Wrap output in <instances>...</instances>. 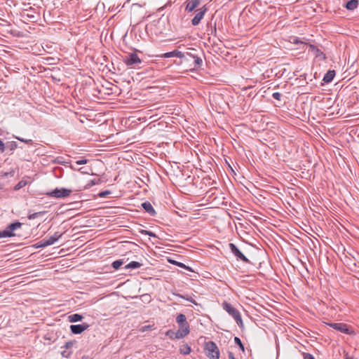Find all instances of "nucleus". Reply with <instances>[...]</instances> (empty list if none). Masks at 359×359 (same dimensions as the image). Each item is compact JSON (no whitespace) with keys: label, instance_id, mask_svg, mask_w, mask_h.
<instances>
[{"label":"nucleus","instance_id":"1","mask_svg":"<svg viewBox=\"0 0 359 359\" xmlns=\"http://www.w3.org/2000/svg\"><path fill=\"white\" fill-rule=\"evenodd\" d=\"M222 306L224 310H225L230 316H231L234 318L236 323L240 327H244L241 313L238 309L232 306L231 304L228 303L226 301H224L222 304Z\"/></svg>","mask_w":359,"mask_h":359},{"label":"nucleus","instance_id":"2","mask_svg":"<svg viewBox=\"0 0 359 359\" xmlns=\"http://www.w3.org/2000/svg\"><path fill=\"white\" fill-rule=\"evenodd\" d=\"M205 351L206 355L210 359L219 358V351L217 344L214 341H210L205 344Z\"/></svg>","mask_w":359,"mask_h":359},{"label":"nucleus","instance_id":"3","mask_svg":"<svg viewBox=\"0 0 359 359\" xmlns=\"http://www.w3.org/2000/svg\"><path fill=\"white\" fill-rule=\"evenodd\" d=\"M22 226V223L20 222H15L9 224L6 229L0 231V238L13 237L16 234L13 233L18 229H20Z\"/></svg>","mask_w":359,"mask_h":359},{"label":"nucleus","instance_id":"4","mask_svg":"<svg viewBox=\"0 0 359 359\" xmlns=\"http://www.w3.org/2000/svg\"><path fill=\"white\" fill-rule=\"evenodd\" d=\"M123 60L127 66L131 67H136L142 63L141 59L135 53H129L128 55L124 57Z\"/></svg>","mask_w":359,"mask_h":359},{"label":"nucleus","instance_id":"5","mask_svg":"<svg viewBox=\"0 0 359 359\" xmlns=\"http://www.w3.org/2000/svg\"><path fill=\"white\" fill-rule=\"evenodd\" d=\"M229 247L231 252L234 255L238 261L241 260L246 264L250 263V260L246 257L245 255H244V254L238 248V247L234 243H229Z\"/></svg>","mask_w":359,"mask_h":359},{"label":"nucleus","instance_id":"6","mask_svg":"<svg viewBox=\"0 0 359 359\" xmlns=\"http://www.w3.org/2000/svg\"><path fill=\"white\" fill-rule=\"evenodd\" d=\"M71 193H72L71 189H65V188H61V189L56 188L55 189L53 190L52 191L47 193V195L50 197H53V198H65V197L69 196Z\"/></svg>","mask_w":359,"mask_h":359},{"label":"nucleus","instance_id":"7","mask_svg":"<svg viewBox=\"0 0 359 359\" xmlns=\"http://www.w3.org/2000/svg\"><path fill=\"white\" fill-rule=\"evenodd\" d=\"M330 327L345 334H351L348 326L342 323H331L327 324Z\"/></svg>","mask_w":359,"mask_h":359},{"label":"nucleus","instance_id":"8","mask_svg":"<svg viewBox=\"0 0 359 359\" xmlns=\"http://www.w3.org/2000/svg\"><path fill=\"white\" fill-rule=\"evenodd\" d=\"M206 11H207V8H206L205 6H203V7L198 8L196 11L197 13H196V15L191 20V24L194 26L198 25L201 22V20L203 18L204 15L206 13Z\"/></svg>","mask_w":359,"mask_h":359},{"label":"nucleus","instance_id":"9","mask_svg":"<svg viewBox=\"0 0 359 359\" xmlns=\"http://www.w3.org/2000/svg\"><path fill=\"white\" fill-rule=\"evenodd\" d=\"M156 57H159L161 58H168L172 57H176L178 58H184L185 57V53H182V51H180L178 50H174L170 52H168L159 55H156Z\"/></svg>","mask_w":359,"mask_h":359},{"label":"nucleus","instance_id":"10","mask_svg":"<svg viewBox=\"0 0 359 359\" xmlns=\"http://www.w3.org/2000/svg\"><path fill=\"white\" fill-rule=\"evenodd\" d=\"M309 50L314 53L316 57L321 60H325L327 59L326 55L315 45L310 43L309 44Z\"/></svg>","mask_w":359,"mask_h":359},{"label":"nucleus","instance_id":"11","mask_svg":"<svg viewBox=\"0 0 359 359\" xmlns=\"http://www.w3.org/2000/svg\"><path fill=\"white\" fill-rule=\"evenodd\" d=\"M180 327L176 332L177 339H182L189 333V325L184 324L179 325Z\"/></svg>","mask_w":359,"mask_h":359},{"label":"nucleus","instance_id":"12","mask_svg":"<svg viewBox=\"0 0 359 359\" xmlns=\"http://www.w3.org/2000/svg\"><path fill=\"white\" fill-rule=\"evenodd\" d=\"M88 326L89 325L86 323L79 324V325H72L70 326V330L73 334H81L83 331H85L88 327Z\"/></svg>","mask_w":359,"mask_h":359},{"label":"nucleus","instance_id":"13","mask_svg":"<svg viewBox=\"0 0 359 359\" xmlns=\"http://www.w3.org/2000/svg\"><path fill=\"white\" fill-rule=\"evenodd\" d=\"M201 0H189L185 10L188 12H191L199 6Z\"/></svg>","mask_w":359,"mask_h":359},{"label":"nucleus","instance_id":"14","mask_svg":"<svg viewBox=\"0 0 359 359\" xmlns=\"http://www.w3.org/2000/svg\"><path fill=\"white\" fill-rule=\"evenodd\" d=\"M141 205L143 208V209L147 213H149L151 216L156 215V212L154 210V208H153L152 205L149 202H148V201L144 202V203H142Z\"/></svg>","mask_w":359,"mask_h":359},{"label":"nucleus","instance_id":"15","mask_svg":"<svg viewBox=\"0 0 359 359\" xmlns=\"http://www.w3.org/2000/svg\"><path fill=\"white\" fill-rule=\"evenodd\" d=\"M358 0H349L345 4L344 7L348 11H354L358 8Z\"/></svg>","mask_w":359,"mask_h":359},{"label":"nucleus","instance_id":"16","mask_svg":"<svg viewBox=\"0 0 359 359\" xmlns=\"http://www.w3.org/2000/svg\"><path fill=\"white\" fill-rule=\"evenodd\" d=\"M212 20L210 23L207 24V32L208 35H212L214 36H216L217 35V25L216 22H214V25H212Z\"/></svg>","mask_w":359,"mask_h":359},{"label":"nucleus","instance_id":"17","mask_svg":"<svg viewBox=\"0 0 359 359\" xmlns=\"http://www.w3.org/2000/svg\"><path fill=\"white\" fill-rule=\"evenodd\" d=\"M335 74L336 72L334 70H329L325 74L323 81L326 83H329L333 80L334 77L335 76Z\"/></svg>","mask_w":359,"mask_h":359},{"label":"nucleus","instance_id":"18","mask_svg":"<svg viewBox=\"0 0 359 359\" xmlns=\"http://www.w3.org/2000/svg\"><path fill=\"white\" fill-rule=\"evenodd\" d=\"M102 182V180L100 178L91 180L84 186L83 189H88L94 185L101 184Z\"/></svg>","mask_w":359,"mask_h":359},{"label":"nucleus","instance_id":"19","mask_svg":"<svg viewBox=\"0 0 359 359\" xmlns=\"http://www.w3.org/2000/svg\"><path fill=\"white\" fill-rule=\"evenodd\" d=\"M142 264L141 263L138 262L132 261L129 264L126 265L124 269H139L140 267L142 266Z\"/></svg>","mask_w":359,"mask_h":359},{"label":"nucleus","instance_id":"20","mask_svg":"<svg viewBox=\"0 0 359 359\" xmlns=\"http://www.w3.org/2000/svg\"><path fill=\"white\" fill-rule=\"evenodd\" d=\"M176 322L179 324V325H182L184 324H189L187 321V318L185 315L182 313H180L176 317Z\"/></svg>","mask_w":359,"mask_h":359},{"label":"nucleus","instance_id":"21","mask_svg":"<svg viewBox=\"0 0 359 359\" xmlns=\"http://www.w3.org/2000/svg\"><path fill=\"white\" fill-rule=\"evenodd\" d=\"M191 347L187 344H183L180 348V352L182 355H188L191 353Z\"/></svg>","mask_w":359,"mask_h":359},{"label":"nucleus","instance_id":"22","mask_svg":"<svg viewBox=\"0 0 359 359\" xmlns=\"http://www.w3.org/2000/svg\"><path fill=\"white\" fill-rule=\"evenodd\" d=\"M6 149L13 151L18 147V143L15 141L8 142L6 144Z\"/></svg>","mask_w":359,"mask_h":359},{"label":"nucleus","instance_id":"23","mask_svg":"<svg viewBox=\"0 0 359 359\" xmlns=\"http://www.w3.org/2000/svg\"><path fill=\"white\" fill-rule=\"evenodd\" d=\"M68 318L70 322H79L81 321L83 317L80 314L74 313L69 316Z\"/></svg>","mask_w":359,"mask_h":359},{"label":"nucleus","instance_id":"24","mask_svg":"<svg viewBox=\"0 0 359 359\" xmlns=\"http://www.w3.org/2000/svg\"><path fill=\"white\" fill-rule=\"evenodd\" d=\"M168 262H169L170 263H172V264H175V265H177V266H178L181 267V268H184V269H187V270H189V271H192V270H191V269L190 267L187 266H186L184 264H183V263H181V262H177V261H174V260H172V259H168Z\"/></svg>","mask_w":359,"mask_h":359},{"label":"nucleus","instance_id":"25","mask_svg":"<svg viewBox=\"0 0 359 359\" xmlns=\"http://www.w3.org/2000/svg\"><path fill=\"white\" fill-rule=\"evenodd\" d=\"M193 58L194 59V68L201 67L203 64L202 59L197 56H193Z\"/></svg>","mask_w":359,"mask_h":359},{"label":"nucleus","instance_id":"26","mask_svg":"<svg viewBox=\"0 0 359 359\" xmlns=\"http://www.w3.org/2000/svg\"><path fill=\"white\" fill-rule=\"evenodd\" d=\"M45 213H46L45 211L34 212V213H32V214H29L27 216V218L29 219H36V218H37V217H39L40 216L43 215Z\"/></svg>","mask_w":359,"mask_h":359},{"label":"nucleus","instance_id":"27","mask_svg":"<svg viewBox=\"0 0 359 359\" xmlns=\"http://www.w3.org/2000/svg\"><path fill=\"white\" fill-rule=\"evenodd\" d=\"M124 262L122 259L116 260L112 263V266L114 269H118L123 264Z\"/></svg>","mask_w":359,"mask_h":359},{"label":"nucleus","instance_id":"28","mask_svg":"<svg viewBox=\"0 0 359 359\" xmlns=\"http://www.w3.org/2000/svg\"><path fill=\"white\" fill-rule=\"evenodd\" d=\"M154 329V325H144V326H142L140 328V331L142 332H146V331H149V330H152Z\"/></svg>","mask_w":359,"mask_h":359},{"label":"nucleus","instance_id":"29","mask_svg":"<svg viewBox=\"0 0 359 359\" xmlns=\"http://www.w3.org/2000/svg\"><path fill=\"white\" fill-rule=\"evenodd\" d=\"M165 335L168 336L171 339H177L176 332H174L172 330H168L165 332Z\"/></svg>","mask_w":359,"mask_h":359},{"label":"nucleus","instance_id":"30","mask_svg":"<svg viewBox=\"0 0 359 359\" xmlns=\"http://www.w3.org/2000/svg\"><path fill=\"white\" fill-rule=\"evenodd\" d=\"M234 342L235 344H236L239 348L243 351H245V348H244V346L241 341V340L240 339V338L237 337H234Z\"/></svg>","mask_w":359,"mask_h":359},{"label":"nucleus","instance_id":"31","mask_svg":"<svg viewBox=\"0 0 359 359\" xmlns=\"http://www.w3.org/2000/svg\"><path fill=\"white\" fill-rule=\"evenodd\" d=\"M43 240L46 242L47 246L51 245L57 241V238H53L51 236L50 238H48V239L44 238Z\"/></svg>","mask_w":359,"mask_h":359},{"label":"nucleus","instance_id":"32","mask_svg":"<svg viewBox=\"0 0 359 359\" xmlns=\"http://www.w3.org/2000/svg\"><path fill=\"white\" fill-rule=\"evenodd\" d=\"M34 247L36 248H45V247H47V245H46V242L44 241V240L42 239L41 241H40L38 243H36L34 245Z\"/></svg>","mask_w":359,"mask_h":359},{"label":"nucleus","instance_id":"33","mask_svg":"<svg viewBox=\"0 0 359 359\" xmlns=\"http://www.w3.org/2000/svg\"><path fill=\"white\" fill-rule=\"evenodd\" d=\"M13 137H14V138L17 139L18 140H19L22 142H25L26 144H32V140H31V139L26 140V139L22 138V137H20L18 136H15V135Z\"/></svg>","mask_w":359,"mask_h":359},{"label":"nucleus","instance_id":"34","mask_svg":"<svg viewBox=\"0 0 359 359\" xmlns=\"http://www.w3.org/2000/svg\"><path fill=\"white\" fill-rule=\"evenodd\" d=\"M26 182L25 181H20L14 187V189L15 190H19L21 188H22L23 187H25L26 185Z\"/></svg>","mask_w":359,"mask_h":359},{"label":"nucleus","instance_id":"35","mask_svg":"<svg viewBox=\"0 0 359 359\" xmlns=\"http://www.w3.org/2000/svg\"><path fill=\"white\" fill-rule=\"evenodd\" d=\"M141 233L144 235H148L151 237H156V234L153 233L152 231H147V230H142Z\"/></svg>","mask_w":359,"mask_h":359},{"label":"nucleus","instance_id":"36","mask_svg":"<svg viewBox=\"0 0 359 359\" xmlns=\"http://www.w3.org/2000/svg\"><path fill=\"white\" fill-rule=\"evenodd\" d=\"M111 194V191L106 190V191L100 192L98 194V196L100 198H104L105 196H107V195Z\"/></svg>","mask_w":359,"mask_h":359},{"label":"nucleus","instance_id":"37","mask_svg":"<svg viewBox=\"0 0 359 359\" xmlns=\"http://www.w3.org/2000/svg\"><path fill=\"white\" fill-rule=\"evenodd\" d=\"M74 342L72 341H67L65 345H64V348H65L66 349H69L71 348L73 345H74Z\"/></svg>","mask_w":359,"mask_h":359},{"label":"nucleus","instance_id":"38","mask_svg":"<svg viewBox=\"0 0 359 359\" xmlns=\"http://www.w3.org/2000/svg\"><path fill=\"white\" fill-rule=\"evenodd\" d=\"M272 97L277 100H280L281 97V94L278 92H276L272 94Z\"/></svg>","mask_w":359,"mask_h":359},{"label":"nucleus","instance_id":"39","mask_svg":"<svg viewBox=\"0 0 359 359\" xmlns=\"http://www.w3.org/2000/svg\"><path fill=\"white\" fill-rule=\"evenodd\" d=\"M87 162H88L87 159L83 158V159L76 161V164H77V165H84V164L87 163Z\"/></svg>","mask_w":359,"mask_h":359},{"label":"nucleus","instance_id":"40","mask_svg":"<svg viewBox=\"0 0 359 359\" xmlns=\"http://www.w3.org/2000/svg\"><path fill=\"white\" fill-rule=\"evenodd\" d=\"M71 354H72V352H71V351H62V353H61V355H62L63 357H65V358H68V357H69Z\"/></svg>","mask_w":359,"mask_h":359},{"label":"nucleus","instance_id":"41","mask_svg":"<svg viewBox=\"0 0 359 359\" xmlns=\"http://www.w3.org/2000/svg\"><path fill=\"white\" fill-rule=\"evenodd\" d=\"M6 150L5 144L3 142V141L0 140V152H4Z\"/></svg>","mask_w":359,"mask_h":359},{"label":"nucleus","instance_id":"42","mask_svg":"<svg viewBox=\"0 0 359 359\" xmlns=\"http://www.w3.org/2000/svg\"><path fill=\"white\" fill-rule=\"evenodd\" d=\"M141 298L142 299V300H143V301H144V300H145V301H149V302L150 301V296H149V295H148V294H147V293L142 294V295L141 296Z\"/></svg>","mask_w":359,"mask_h":359},{"label":"nucleus","instance_id":"43","mask_svg":"<svg viewBox=\"0 0 359 359\" xmlns=\"http://www.w3.org/2000/svg\"><path fill=\"white\" fill-rule=\"evenodd\" d=\"M304 359H315L313 355L310 353H304Z\"/></svg>","mask_w":359,"mask_h":359},{"label":"nucleus","instance_id":"44","mask_svg":"<svg viewBox=\"0 0 359 359\" xmlns=\"http://www.w3.org/2000/svg\"><path fill=\"white\" fill-rule=\"evenodd\" d=\"M22 17H25V15H27L28 18H32V19H35V17L33 14H29V13H25V12H23L22 14H21Z\"/></svg>","mask_w":359,"mask_h":359},{"label":"nucleus","instance_id":"45","mask_svg":"<svg viewBox=\"0 0 359 359\" xmlns=\"http://www.w3.org/2000/svg\"><path fill=\"white\" fill-rule=\"evenodd\" d=\"M62 233H60L59 232H55L54 235L51 236L53 238H57V241L62 236Z\"/></svg>","mask_w":359,"mask_h":359},{"label":"nucleus","instance_id":"46","mask_svg":"<svg viewBox=\"0 0 359 359\" xmlns=\"http://www.w3.org/2000/svg\"><path fill=\"white\" fill-rule=\"evenodd\" d=\"M228 358L229 359H236L234 356V354L231 351L228 353Z\"/></svg>","mask_w":359,"mask_h":359},{"label":"nucleus","instance_id":"47","mask_svg":"<svg viewBox=\"0 0 359 359\" xmlns=\"http://www.w3.org/2000/svg\"><path fill=\"white\" fill-rule=\"evenodd\" d=\"M186 54H187V55H189V56L191 57L192 58H193V56H195V55H194V54H192L191 53H188V52H187Z\"/></svg>","mask_w":359,"mask_h":359},{"label":"nucleus","instance_id":"48","mask_svg":"<svg viewBox=\"0 0 359 359\" xmlns=\"http://www.w3.org/2000/svg\"><path fill=\"white\" fill-rule=\"evenodd\" d=\"M3 189H4V186L0 184V191L2 190Z\"/></svg>","mask_w":359,"mask_h":359},{"label":"nucleus","instance_id":"49","mask_svg":"<svg viewBox=\"0 0 359 359\" xmlns=\"http://www.w3.org/2000/svg\"><path fill=\"white\" fill-rule=\"evenodd\" d=\"M181 297L182 298H184V299H189L188 297H185V296H182V295H180Z\"/></svg>","mask_w":359,"mask_h":359}]
</instances>
